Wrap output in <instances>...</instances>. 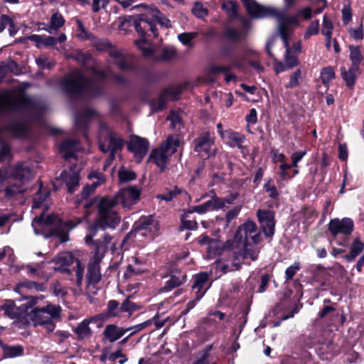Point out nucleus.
I'll use <instances>...</instances> for the list:
<instances>
[{"label":"nucleus","mask_w":364,"mask_h":364,"mask_svg":"<svg viewBox=\"0 0 364 364\" xmlns=\"http://www.w3.org/2000/svg\"><path fill=\"white\" fill-rule=\"evenodd\" d=\"M87 71L92 78L86 77L81 70L76 69L68 74L62 82L63 91L69 96H99L102 92V82L110 75V68L100 69V62L91 54L78 52L73 56Z\"/></svg>","instance_id":"f257e3e1"},{"label":"nucleus","mask_w":364,"mask_h":364,"mask_svg":"<svg viewBox=\"0 0 364 364\" xmlns=\"http://www.w3.org/2000/svg\"><path fill=\"white\" fill-rule=\"evenodd\" d=\"M97 209V217L95 222L89 226L88 230H115L121 222L116 201L114 199H109V197L102 198L99 200Z\"/></svg>","instance_id":"f03ea898"},{"label":"nucleus","mask_w":364,"mask_h":364,"mask_svg":"<svg viewBox=\"0 0 364 364\" xmlns=\"http://www.w3.org/2000/svg\"><path fill=\"white\" fill-rule=\"evenodd\" d=\"M80 221L74 223L72 220L63 222L57 215L52 214L45 216L43 213L36 217L32 222V227L36 235L42 233V229L46 226H54L50 230V235L57 236L60 242H65L69 240L68 231L73 229Z\"/></svg>","instance_id":"7ed1b4c3"},{"label":"nucleus","mask_w":364,"mask_h":364,"mask_svg":"<svg viewBox=\"0 0 364 364\" xmlns=\"http://www.w3.org/2000/svg\"><path fill=\"white\" fill-rule=\"evenodd\" d=\"M156 23L166 28L171 27V21L156 8H149L144 13L134 18V26L141 36V38L136 41L137 45L145 42V35L148 31H151L154 36L158 35L155 25Z\"/></svg>","instance_id":"20e7f679"},{"label":"nucleus","mask_w":364,"mask_h":364,"mask_svg":"<svg viewBox=\"0 0 364 364\" xmlns=\"http://www.w3.org/2000/svg\"><path fill=\"white\" fill-rule=\"evenodd\" d=\"M259 251V248L253 246L252 244H247V242L242 243L241 248L228 252L227 259H225L226 263L220 267L221 272L227 273L239 270L243 264L250 265V263H246L245 260L247 259H250L251 261L257 260Z\"/></svg>","instance_id":"39448f33"},{"label":"nucleus","mask_w":364,"mask_h":364,"mask_svg":"<svg viewBox=\"0 0 364 364\" xmlns=\"http://www.w3.org/2000/svg\"><path fill=\"white\" fill-rule=\"evenodd\" d=\"M98 138L100 149L104 153L109 152L107 160V164L109 165L115 158V153L122 149L123 139L120 135L103 122L100 124Z\"/></svg>","instance_id":"423d86ee"},{"label":"nucleus","mask_w":364,"mask_h":364,"mask_svg":"<svg viewBox=\"0 0 364 364\" xmlns=\"http://www.w3.org/2000/svg\"><path fill=\"white\" fill-rule=\"evenodd\" d=\"M112 239V237L110 235L105 234L102 242L95 243L96 250L94 252V257L87 265L86 282L88 289L90 286L97 284L101 280L100 263L106 253Z\"/></svg>","instance_id":"0eeeda50"},{"label":"nucleus","mask_w":364,"mask_h":364,"mask_svg":"<svg viewBox=\"0 0 364 364\" xmlns=\"http://www.w3.org/2000/svg\"><path fill=\"white\" fill-rule=\"evenodd\" d=\"M61 308L59 306L47 304L39 308H34L31 313L28 314L29 323H33V326H44L47 332H52L55 328L53 319L60 316Z\"/></svg>","instance_id":"6e6552de"},{"label":"nucleus","mask_w":364,"mask_h":364,"mask_svg":"<svg viewBox=\"0 0 364 364\" xmlns=\"http://www.w3.org/2000/svg\"><path fill=\"white\" fill-rule=\"evenodd\" d=\"M37 298H27V301L19 306H17L12 300H7L0 309L4 314L15 320L18 327L22 328L29 325L28 318V310L37 303Z\"/></svg>","instance_id":"1a4fd4ad"},{"label":"nucleus","mask_w":364,"mask_h":364,"mask_svg":"<svg viewBox=\"0 0 364 364\" xmlns=\"http://www.w3.org/2000/svg\"><path fill=\"white\" fill-rule=\"evenodd\" d=\"M179 144L180 140L177 136H168L159 147L151 151L149 156L150 160L163 171L168 159L176 152Z\"/></svg>","instance_id":"9d476101"},{"label":"nucleus","mask_w":364,"mask_h":364,"mask_svg":"<svg viewBox=\"0 0 364 364\" xmlns=\"http://www.w3.org/2000/svg\"><path fill=\"white\" fill-rule=\"evenodd\" d=\"M36 109L34 100L26 95L16 99L0 95V113L28 112L31 114Z\"/></svg>","instance_id":"9b49d317"},{"label":"nucleus","mask_w":364,"mask_h":364,"mask_svg":"<svg viewBox=\"0 0 364 364\" xmlns=\"http://www.w3.org/2000/svg\"><path fill=\"white\" fill-rule=\"evenodd\" d=\"M55 264L58 269L61 271L70 274L71 271L75 274V284L77 287H81L84 278V266L81 262L75 258L70 252H63L55 258Z\"/></svg>","instance_id":"f8f14e48"},{"label":"nucleus","mask_w":364,"mask_h":364,"mask_svg":"<svg viewBox=\"0 0 364 364\" xmlns=\"http://www.w3.org/2000/svg\"><path fill=\"white\" fill-rule=\"evenodd\" d=\"M159 230V225L152 215L141 217L133 225L132 230L127 234L126 238L132 234L140 232L141 235L154 237Z\"/></svg>","instance_id":"ddd939ff"},{"label":"nucleus","mask_w":364,"mask_h":364,"mask_svg":"<svg viewBox=\"0 0 364 364\" xmlns=\"http://www.w3.org/2000/svg\"><path fill=\"white\" fill-rule=\"evenodd\" d=\"M257 226L255 222L248 220L242 225H240L235 233V239L239 240H242L244 237L243 243L247 242L251 244L250 241L255 245L259 244L262 240V237L260 232H257Z\"/></svg>","instance_id":"4468645a"},{"label":"nucleus","mask_w":364,"mask_h":364,"mask_svg":"<svg viewBox=\"0 0 364 364\" xmlns=\"http://www.w3.org/2000/svg\"><path fill=\"white\" fill-rule=\"evenodd\" d=\"M194 151L201 157L208 158L211 154L215 155V151H212V147L215 143L214 134L209 132L200 133L193 141Z\"/></svg>","instance_id":"2eb2a0df"},{"label":"nucleus","mask_w":364,"mask_h":364,"mask_svg":"<svg viewBox=\"0 0 364 364\" xmlns=\"http://www.w3.org/2000/svg\"><path fill=\"white\" fill-rule=\"evenodd\" d=\"M140 196V191L135 186L122 189L115 196L109 197L116 201V205L121 203L124 208H130L136 203Z\"/></svg>","instance_id":"dca6fc26"},{"label":"nucleus","mask_w":364,"mask_h":364,"mask_svg":"<svg viewBox=\"0 0 364 364\" xmlns=\"http://www.w3.org/2000/svg\"><path fill=\"white\" fill-rule=\"evenodd\" d=\"M257 217L264 235L272 238L275 231L274 213L269 210L259 209L257 211Z\"/></svg>","instance_id":"f3484780"},{"label":"nucleus","mask_w":364,"mask_h":364,"mask_svg":"<svg viewBox=\"0 0 364 364\" xmlns=\"http://www.w3.org/2000/svg\"><path fill=\"white\" fill-rule=\"evenodd\" d=\"M182 92L181 87L165 89L158 99L152 100L150 103L151 109L154 112H159L166 107L168 99L176 100Z\"/></svg>","instance_id":"a211bd4d"},{"label":"nucleus","mask_w":364,"mask_h":364,"mask_svg":"<svg viewBox=\"0 0 364 364\" xmlns=\"http://www.w3.org/2000/svg\"><path fill=\"white\" fill-rule=\"evenodd\" d=\"M353 220L348 218L341 220L334 218L331 220L328 223V230L333 237H336L339 234L348 235L353 232Z\"/></svg>","instance_id":"6ab92c4d"},{"label":"nucleus","mask_w":364,"mask_h":364,"mask_svg":"<svg viewBox=\"0 0 364 364\" xmlns=\"http://www.w3.org/2000/svg\"><path fill=\"white\" fill-rule=\"evenodd\" d=\"M149 147V141L144 138L134 136L128 144V149L134 153L136 160L140 161L146 155Z\"/></svg>","instance_id":"aec40b11"},{"label":"nucleus","mask_w":364,"mask_h":364,"mask_svg":"<svg viewBox=\"0 0 364 364\" xmlns=\"http://www.w3.org/2000/svg\"><path fill=\"white\" fill-rule=\"evenodd\" d=\"M265 14V17L273 16L278 21V31L281 38L289 37L290 35V27L285 21L284 12L274 7H270Z\"/></svg>","instance_id":"412c9836"},{"label":"nucleus","mask_w":364,"mask_h":364,"mask_svg":"<svg viewBox=\"0 0 364 364\" xmlns=\"http://www.w3.org/2000/svg\"><path fill=\"white\" fill-rule=\"evenodd\" d=\"M186 277V274L179 269L173 267L170 270V279L166 281L165 285L161 288V291H169L178 287L185 282Z\"/></svg>","instance_id":"4be33fe9"},{"label":"nucleus","mask_w":364,"mask_h":364,"mask_svg":"<svg viewBox=\"0 0 364 364\" xmlns=\"http://www.w3.org/2000/svg\"><path fill=\"white\" fill-rule=\"evenodd\" d=\"M59 178L66 184L69 193H73L75 188L79 186V173L73 167L68 171H63Z\"/></svg>","instance_id":"5701e85b"},{"label":"nucleus","mask_w":364,"mask_h":364,"mask_svg":"<svg viewBox=\"0 0 364 364\" xmlns=\"http://www.w3.org/2000/svg\"><path fill=\"white\" fill-rule=\"evenodd\" d=\"M244 3L247 14L252 18H265V13L270 7L258 4L254 0H242Z\"/></svg>","instance_id":"b1692460"},{"label":"nucleus","mask_w":364,"mask_h":364,"mask_svg":"<svg viewBox=\"0 0 364 364\" xmlns=\"http://www.w3.org/2000/svg\"><path fill=\"white\" fill-rule=\"evenodd\" d=\"M88 178L91 180L95 179V181H94L91 185H87L84 187L81 193L83 199L87 198L95 189L105 181L104 174L97 171L90 172L88 175Z\"/></svg>","instance_id":"393cba45"},{"label":"nucleus","mask_w":364,"mask_h":364,"mask_svg":"<svg viewBox=\"0 0 364 364\" xmlns=\"http://www.w3.org/2000/svg\"><path fill=\"white\" fill-rule=\"evenodd\" d=\"M221 138L225 140L227 144L230 147L237 146L241 150L244 149L242 143L245 141V137L244 135L238 132H233L231 129H228L225 130V132L221 133Z\"/></svg>","instance_id":"a878e982"},{"label":"nucleus","mask_w":364,"mask_h":364,"mask_svg":"<svg viewBox=\"0 0 364 364\" xmlns=\"http://www.w3.org/2000/svg\"><path fill=\"white\" fill-rule=\"evenodd\" d=\"M109 55L113 59V63L123 71L133 70V65L129 58L121 53L117 49H109Z\"/></svg>","instance_id":"bb28decb"},{"label":"nucleus","mask_w":364,"mask_h":364,"mask_svg":"<svg viewBox=\"0 0 364 364\" xmlns=\"http://www.w3.org/2000/svg\"><path fill=\"white\" fill-rule=\"evenodd\" d=\"M11 175L23 185L31 178L32 171L28 166L20 164L12 169Z\"/></svg>","instance_id":"cd10ccee"},{"label":"nucleus","mask_w":364,"mask_h":364,"mask_svg":"<svg viewBox=\"0 0 364 364\" xmlns=\"http://www.w3.org/2000/svg\"><path fill=\"white\" fill-rule=\"evenodd\" d=\"M126 333L124 328H121L116 324H108L106 326L103 336L110 343H114Z\"/></svg>","instance_id":"c85d7f7f"},{"label":"nucleus","mask_w":364,"mask_h":364,"mask_svg":"<svg viewBox=\"0 0 364 364\" xmlns=\"http://www.w3.org/2000/svg\"><path fill=\"white\" fill-rule=\"evenodd\" d=\"M208 280V274L205 272L200 273L196 277L193 289L196 290V301L200 300L205 294L207 290V288H205V285L207 284Z\"/></svg>","instance_id":"c756f323"},{"label":"nucleus","mask_w":364,"mask_h":364,"mask_svg":"<svg viewBox=\"0 0 364 364\" xmlns=\"http://www.w3.org/2000/svg\"><path fill=\"white\" fill-rule=\"evenodd\" d=\"M246 36V33L239 28L226 26L223 33V38L232 43H237Z\"/></svg>","instance_id":"7c9ffc66"},{"label":"nucleus","mask_w":364,"mask_h":364,"mask_svg":"<svg viewBox=\"0 0 364 364\" xmlns=\"http://www.w3.org/2000/svg\"><path fill=\"white\" fill-rule=\"evenodd\" d=\"M59 149L65 159L74 158L75 152L78 149V141L77 139H67L60 144Z\"/></svg>","instance_id":"2f4dec72"},{"label":"nucleus","mask_w":364,"mask_h":364,"mask_svg":"<svg viewBox=\"0 0 364 364\" xmlns=\"http://www.w3.org/2000/svg\"><path fill=\"white\" fill-rule=\"evenodd\" d=\"M5 130L14 136H23L26 134L27 128L23 121H12L5 127Z\"/></svg>","instance_id":"473e14b6"},{"label":"nucleus","mask_w":364,"mask_h":364,"mask_svg":"<svg viewBox=\"0 0 364 364\" xmlns=\"http://www.w3.org/2000/svg\"><path fill=\"white\" fill-rule=\"evenodd\" d=\"M95 111L91 108L85 109L82 113H79L76 115L75 119V126L81 129H86L87 126L88 119L94 117Z\"/></svg>","instance_id":"72a5a7b5"},{"label":"nucleus","mask_w":364,"mask_h":364,"mask_svg":"<svg viewBox=\"0 0 364 364\" xmlns=\"http://www.w3.org/2000/svg\"><path fill=\"white\" fill-rule=\"evenodd\" d=\"M219 203V200L214 199L213 197H212L210 200L205 202L204 203L192 207L191 212H196L200 214H204L210 210H218V206H220Z\"/></svg>","instance_id":"f704fd0d"},{"label":"nucleus","mask_w":364,"mask_h":364,"mask_svg":"<svg viewBox=\"0 0 364 364\" xmlns=\"http://www.w3.org/2000/svg\"><path fill=\"white\" fill-rule=\"evenodd\" d=\"M364 250V243L362 242L358 238L355 239L350 247L349 254L346 255L344 258L349 262L355 259V258L360 255Z\"/></svg>","instance_id":"c9c22d12"},{"label":"nucleus","mask_w":364,"mask_h":364,"mask_svg":"<svg viewBox=\"0 0 364 364\" xmlns=\"http://www.w3.org/2000/svg\"><path fill=\"white\" fill-rule=\"evenodd\" d=\"M90 321L88 320H84L75 328V333L77 335L80 339L90 337L92 335V330L89 326Z\"/></svg>","instance_id":"e433bc0d"},{"label":"nucleus","mask_w":364,"mask_h":364,"mask_svg":"<svg viewBox=\"0 0 364 364\" xmlns=\"http://www.w3.org/2000/svg\"><path fill=\"white\" fill-rule=\"evenodd\" d=\"M222 9L226 12L230 20L238 18V6L234 1H225L222 4Z\"/></svg>","instance_id":"4c0bfd02"},{"label":"nucleus","mask_w":364,"mask_h":364,"mask_svg":"<svg viewBox=\"0 0 364 364\" xmlns=\"http://www.w3.org/2000/svg\"><path fill=\"white\" fill-rule=\"evenodd\" d=\"M65 19L62 14L58 12L54 13L50 17V27L46 29L49 33H52V30H58L63 27L65 24Z\"/></svg>","instance_id":"58836bf2"},{"label":"nucleus","mask_w":364,"mask_h":364,"mask_svg":"<svg viewBox=\"0 0 364 364\" xmlns=\"http://www.w3.org/2000/svg\"><path fill=\"white\" fill-rule=\"evenodd\" d=\"M4 354L8 358H14L21 355L23 352V348L21 346H9L3 345L2 346Z\"/></svg>","instance_id":"ea45409f"},{"label":"nucleus","mask_w":364,"mask_h":364,"mask_svg":"<svg viewBox=\"0 0 364 364\" xmlns=\"http://www.w3.org/2000/svg\"><path fill=\"white\" fill-rule=\"evenodd\" d=\"M92 46L99 51H107L109 53V49H116L107 39H100L94 36L92 40Z\"/></svg>","instance_id":"a19ab883"},{"label":"nucleus","mask_w":364,"mask_h":364,"mask_svg":"<svg viewBox=\"0 0 364 364\" xmlns=\"http://www.w3.org/2000/svg\"><path fill=\"white\" fill-rule=\"evenodd\" d=\"M198 36V33L190 32V33H182L178 35V39L179 41L188 48H193V44L192 40Z\"/></svg>","instance_id":"79ce46f5"},{"label":"nucleus","mask_w":364,"mask_h":364,"mask_svg":"<svg viewBox=\"0 0 364 364\" xmlns=\"http://www.w3.org/2000/svg\"><path fill=\"white\" fill-rule=\"evenodd\" d=\"M144 268L143 267H139L138 265H134L133 264L129 263L127 269L124 274V277L125 279H129L134 276L139 275L144 272Z\"/></svg>","instance_id":"37998d69"},{"label":"nucleus","mask_w":364,"mask_h":364,"mask_svg":"<svg viewBox=\"0 0 364 364\" xmlns=\"http://www.w3.org/2000/svg\"><path fill=\"white\" fill-rule=\"evenodd\" d=\"M229 68L223 66L213 65L209 68L208 73L205 78V80L208 82H213L215 81L214 76L219 73H228Z\"/></svg>","instance_id":"c03bdc74"},{"label":"nucleus","mask_w":364,"mask_h":364,"mask_svg":"<svg viewBox=\"0 0 364 364\" xmlns=\"http://www.w3.org/2000/svg\"><path fill=\"white\" fill-rule=\"evenodd\" d=\"M151 323H152V320L149 319L143 323H139L137 325L130 326L128 328H124V330L126 331V333L130 332L129 336L131 337V336H134L135 333H136L137 332H139V331H142L143 329H144L145 328L148 327Z\"/></svg>","instance_id":"a18cd8bd"},{"label":"nucleus","mask_w":364,"mask_h":364,"mask_svg":"<svg viewBox=\"0 0 364 364\" xmlns=\"http://www.w3.org/2000/svg\"><path fill=\"white\" fill-rule=\"evenodd\" d=\"M107 315L109 317L119 316L121 313L119 304L116 300H110L107 304Z\"/></svg>","instance_id":"49530a36"},{"label":"nucleus","mask_w":364,"mask_h":364,"mask_svg":"<svg viewBox=\"0 0 364 364\" xmlns=\"http://www.w3.org/2000/svg\"><path fill=\"white\" fill-rule=\"evenodd\" d=\"M335 77V72L331 67H326L321 70V78L323 84L328 85Z\"/></svg>","instance_id":"de8ad7c7"},{"label":"nucleus","mask_w":364,"mask_h":364,"mask_svg":"<svg viewBox=\"0 0 364 364\" xmlns=\"http://www.w3.org/2000/svg\"><path fill=\"white\" fill-rule=\"evenodd\" d=\"M284 62L289 69L296 67L299 63L297 55L291 53L289 50L285 51Z\"/></svg>","instance_id":"09e8293b"},{"label":"nucleus","mask_w":364,"mask_h":364,"mask_svg":"<svg viewBox=\"0 0 364 364\" xmlns=\"http://www.w3.org/2000/svg\"><path fill=\"white\" fill-rule=\"evenodd\" d=\"M138 309V306L132 302L129 298H127L120 306L121 312H128L129 315Z\"/></svg>","instance_id":"8fccbe9b"},{"label":"nucleus","mask_w":364,"mask_h":364,"mask_svg":"<svg viewBox=\"0 0 364 364\" xmlns=\"http://www.w3.org/2000/svg\"><path fill=\"white\" fill-rule=\"evenodd\" d=\"M319 29V21L314 20L311 22L304 33V38L309 39L311 36L317 34Z\"/></svg>","instance_id":"3c124183"},{"label":"nucleus","mask_w":364,"mask_h":364,"mask_svg":"<svg viewBox=\"0 0 364 364\" xmlns=\"http://www.w3.org/2000/svg\"><path fill=\"white\" fill-rule=\"evenodd\" d=\"M181 192V189L178 187L175 186L171 191H168L166 193L159 194L156 196L157 198L164 200L166 201H171L173 198L178 195Z\"/></svg>","instance_id":"603ef678"},{"label":"nucleus","mask_w":364,"mask_h":364,"mask_svg":"<svg viewBox=\"0 0 364 364\" xmlns=\"http://www.w3.org/2000/svg\"><path fill=\"white\" fill-rule=\"evenodd\" d=\"M350 59L352 63H360L363 60L360 50L358 46H350Z\"/></svg>","instance_id":"864d4df0"},{"label":"nucleus","mask_w":364,"mask_h":364,"mask_svg":"<svg viewBox=\"0 0 364 364\" xmlns=\"http://www.w3.org/2000/svg\"><path fill=\"white\" fill-rule=\"evenodd\" d=\"M341 74L347 86L352 87L354 85L357 77L356 74L352 73L351 71H346L344 68L341 69Z\"/></svg>","instance_id":"5fc2aeb1"},{"label":"nucleus","mask_w":364,"mask_h":364,"mask_svg":"<svg viewBox=\"0 0 364 364\" xmlns=\"http://www.w3.org/2000/svg\"><path fill=\"white\" fill-rule=\"evenodd\" d=\"M90 2V1H88ZM109 3V0H92V11L93 13H98L101 9H105Z\"/></svg>","instance_id":"6e6d98bb"},{"label":"nucleus","mask_w":364,"mask_h":364,"mask_svg":"<svg viewBox=\"0 0 364 364\" xmlns=\"http://www.w3.org/2000/svg\"><path fill=\"white\" fill-rule=\"evenodd\" d=\"M26 188L18 186L16 183L6 187L5 188L6 195L8 196H13L18 193H22L26 191Z\"/></svg>","instance_id":"4d7b16f0"},{"label":"nucleus","mask_w":364,"mask_h":364,"mask_svg":"<svg viewBox=\"0 0 364 364\" xmlns=\"http://www.w3.org/2000/svg\"><path fill=\"white\" fill-rule=\"evenodd\" d=\"M237 198V194H230V196H227L226 198H222L217 196H214V199H218L220 200V206H218V209L225 208L226 206V204L230 205L232 204Z\"/></svg>","instance_id":"13d9d810"},{"label":"nucleus","mask_w":364,"mask_h":364,"mask_svg":"<svg viewBox=\"0 0 364 364\" xmlns=\"http://www.w3.org/2000/svg\"><path fill=\"white\" fill-rule=\"evenodd\" d=\"M265 191L268 193L269 197L272 199H277L279 197V193L276 186L272 184L270 181L266 183L264 186Z\"/></svg>","instance_id":"bf43d9fd"},{"label":"nucleus","mask_w":364,"mask_h":364,"mask_svg":"<svg viewBox=\"0 0 364 364\" xmlns=\"http://www.w3.org/2000/svg\"><path fill=\"white\" fill-rule=\"evenodd\" d=\"M299 269V262H295L294 264L289 266L285 271L286 281L291 280Z\"/></svg>","instance_id":"052dcab7"},{"label":"nucleus","mask_w":364,"mask_h":364,"mask_svg":"<svg viewBox=\"0 0 364 364\" xmlns=\"http://www.w3.org/2000/svg\"><path fill=\"white\" fill-rule=\"evenodd\" d=\"M301 71L300 69H297L290 77V80L287 85V88H293L299 85V79L301 77Z\"/></svg>","instance_id":"680f3d73"},{"label":"nucleus","mask_w":364,"mask_h":364,"mask_svg":"<svg viewBox=\"0 0 364 364\" xmlns=\"http://www.w3.org/2000/svg\"><path fill=\"white\" fill-rule=\"evenodd\" d=\"M193 14L199 18H203L208 15L207 9L204 8L200 4H196L194 7L192 9Z\"/></svg>","instance_id":"e2e57ef3"},{"label":"nucleus","mask_w":364,"mask_h":364,"mask_svg":"<svg viewBox=\"0 0 364 364\" xmlns=\"http://www.w3.org/2000/svg\"><path fill=\"white\" fill-rule=\"evenodd\" d=\"M241 210V206H235L226 213V226H228L231 220H234L237 217Z\"/></svg>","instance_id":"0e129e2a"},{"label":"nucleus","mask_w":364,"mask_h":364,"mask_svg":"<svg viewBox=\"0 0 364 364\" xmlns=\"http://www.w3.org/2000/svg\"><path fill=\"white\" fill-rule=\"evenodd\" d=\"M119 178L122 182H127L136 178V174L130 171H122L119 172Z\"/></svg>","instance_id":"69168bd1"},{"label":"nucleus","mask_w":364,"mask_h":364,"mask_svg":"<svg viewBox=\"0 0 364 364\" xmlns=\"http://www.w3.org/2000/svg\"><path fill=\"white\" fill-rule=\"evenodd\" d=\"M306 154V151H298L293 153L291 156V167L298 168V163L301 160V159Z\"/></svg>","instance_id":"338daca9"},{"label":"nucleus","mask_w":364,"mask_h":364,"mask_svg":"<svg viewBox=\"0 0 364 364\" xmlns=\"http://www.w3.org/2000/svg\"><path fill=\"white\" fill-rule=\"evenodd\" d=\"M168 119L171 121V126L173 128H176L178 126V129L180 128L181 119L180 114L178 112H172L171 114L168 116Z\"/></svg>","instance_id":"774afa93"}]
</instances>
